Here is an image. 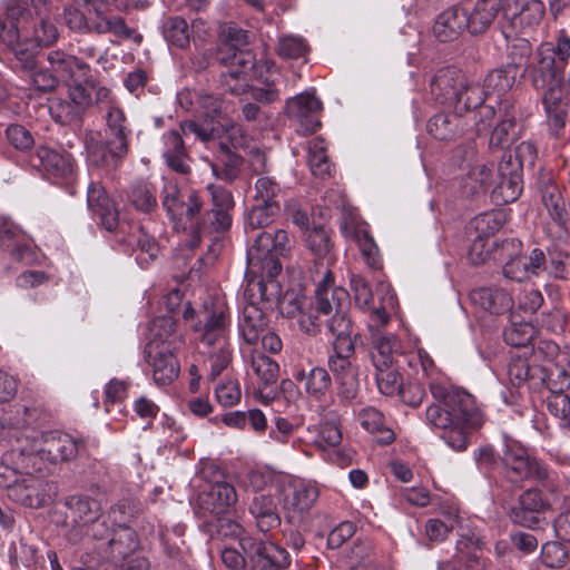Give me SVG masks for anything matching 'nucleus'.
I'll return each mask as SVG.
<instances>
[{
    "label": "nucleus",
    "mask_w": 570,
    "mask_h": 570,
    "mask_svg": "<svg viewBox=\"0 0 570 570\" xmlns=\"http://www.w3.org/2000/svg\"><path fill=\"white\" fill-rule=\"evenodd\" d=\"M6 16L0 17V40L14 57L17 67L32 71L41 47L58 40V29L49 19L42 0H4Z\"/></svg>",
    "instance_id": "f257e3e1"
},
{
    "label": "nucleus",
    "mask_w": 570,
    "mask_h": 570,
    "mask_svg": "<svg viewBox=\"0 0 570 570\" xmlns=\"http://www.w3.org/2000/svg\"><path fill=\"white\" fill-rule=\"evenodd\" d=\"M429 389L433 403L426 407L425 422L440 432V438L450 449L465 451L471 431L484 422L475 397L465 390L441 381L429 382Z\"/></svg>",
    "instance_id": "f03ea898"
},
{
    "label": "nucleus",
    "mask_w": 570,
    "mask_h": 570,
    "mask_svg": "<svg viewBox=\"0 0 570 570\" xmlns=\"http://www.w3.org/2000/svg\"><path fill=\"white\" fill-rule=\"evenodd\" d=\"M184 320L190 323L196 333H200V342L208 347L205 364L208 366L207 380L214 381L233 361V348L229 340V316L222 303H207L196 311L187 303Z\"/></svg>",
    "instance_id": "7ed1b4c3"
},
{
    "label": "nucleus",
    "mask_w": 570,
    "mask_h": 570,
    "mask_svg": "<svg viewBox=\"0 0 570 570\" xmlns=\"http://www.w3.org/2000/svg\"><path fill=\"white\" fill-rule=\"evenodd\" d=\"M106 139L95 130L86 131L83 146L88 161L95 166L109 165L124 159L129 150L131 129L121 106L110 107L104 115Z\"/></svg>",
    "instance_id": "20e7f679"
},
{
    "label": "nucleus",
    "mask_w": 570,
    "mask_h": 570,
    "mask_svg": "<svg viewBox=\"0 0 570 570\" xmlns=\"http://www.w3.org/2000/svg\"><path fill=\"white\" fill-rule=\"evenodd\" d=\"M281 287L275 281L264 278H250L244 292L245 304L243 306L238 327L242 337L248 345L256 344L267 330V318L259 306V302H272L279 295Z\"/></svg>",
    "instance_id": "39448f33"
},
{
    "label": "nucleus",
    "mask_w": 570,
    "mask_h": 570,
    "mask_svg": "<svg viewBox=\"0 0 570 570\" xmlns=\"http://www.w3.org/2000/svg\"><path fill=\"white\" fill-rule=\"evenodd\" d=\"M288 235L283 229L264 230L255 237L254 245L247 250V275L255 278L274 281L281 272L279 256L288 249Z\"/></svg>",
    "instance_id": "423d86ee"
},
{
    "label": "nucleus",
    "mask_w": 570,
    "mask_h": 570,
    "mask_svg": "<svg viewBox=\"0 0 570 570\" xmlns=\"http://www.w3.org/2000/svg\"><path fill=\"white\" fill-rule=\"evenodd\" d=\"M48 67L32 72L31 82L40 91L55 90L60 83L82 82L90 76V66L62 49H55L47 53Z\"/></svg>",
    "instance_id": "0eeeda50"
},
{
    "label": "nucleus",
    "mask_w": 570,
    "mask_h": 570,
    "mask_svg": "<svg viewBox=\"0 0 570 570\" xmlns=\"http://www.w3.org/2000/svg\"><path fill=\"white\" fill-rule=\"evenodd\" d=\"M570 58V37L561 30L556 43L543 42L538 47L535 61L528 65L523 72L537 90L544 88V77L564 76L563 69Z\"/></svg>",
    "instance_id": "6e6552de"
},
{
    "label": "nucleus",
    "mask_w": 570,
    "mask_h": 570,
    "mask_svg": "<svg viewBox=\"0 0 570 570\" xmlns=\"http://www.w3.org/2000/svg\"><path fill=\"white\" fill-rule=\"evenodd\" d=\"M501 462L507 479L512 483L533 480L544 483L551 479L549 468L539 459L531 456L518 441L504 436Z\"/></svg>",
    "instance_id": "1a4fd4ad"
},
{
    "label": "nucleus",
    "mask_w": 570,
    "mask_h": 570,
    "mask_svg": "<svg viewBox=\"0 0 570 570\" xmlns=\"http://www.w3.org/2000/svg\"><path fill=\"white\" fill-rule=\"evenodd\" d=\"M78 449V442L67 433L41 431L32 436L29 448L21 450L18 455L29 463H37L39 459L43 463L57 464L76 458Z\"/></svg>",
    "instance_id": "9d476101"
},
{
    "label": "nucleus",
    "mask_w": 570,
    "mask_h": 570,
    "mask_svg": "<svg viewBox=\"0 0 570 570\" xmlns=\"http://www.w3.org/2000/svg\"><path fill=\"white\" fill-rule=\"evenodd\" d=\"M19 468L23 473L19 482L10 487L9 499L31 509H39L50 503L57 494L56 484L32 474L33 471H42L43 466L21 459Z\"/></svg>",
    "instance_id": "9b49d317"
},
{
    "label": "nucleus",
    "mask_w": 570,
    "mask_h": 570,
    "mask_svg": "<svg viewBox=\"0 0 570 570\" xmlns=\"http://www.w3.org/2000/svg\"><path fill=\"white\" fill-rule=\"evenodd\" d=\"M502 33L507 40L517 36H530L546 16L542 0H503Z\"/></svg>",
    "instance_id": "f8f14e48"
},
{
    "label": "nucleus",
    "mask_w": 570,
    "mask_h": 570,
    "mask_svg": "<svg viewBox=\"0 0 570 570\" xmlns=\"http://www.w3.org/2000/svg\"><path fill=\"white\" fill-rule=\"evenodd\" d=\"M68 98L69 102L61 105L62 109H66L68 120L79 119L92 104L105 112L110 110V107L120 106L109 88L96 83L89 76L82 82L69 85Z\"/></svg>",
    "instance_id": "ddd939ff"
},
{
    "label": "nucleus",
    "mask_w": 570,
    "mask_h": 570,
    "mask_svg": "<svg viewBox=\"0 0 570 570\" xmlns=\"http://www.w3.org/2000/svg\"><path fill=\"white\" fill-rule=\"evenodd\" d=\"M556 495L554 485H550L546 492L537 488L524 490L509 512L511 521L524 528H538L544 514L553 509Z\"/></svg>",
    "instance_id": "4468645a"
},
{
    "label": "nucleus",
    "mask_w": 570,
    "mask_h": 570,
    "mask_svg": "<svg viewBox=\"0 0 570 570\" xmlns=\"http://www.w3.org/2000/svg\"><path fill=\"white\" fill-rule=\"evenodd\" d=\"M200 478L207 482L198 494L200 509L215 515L227 513L237 502L234 487L220 480L223 475L214 464L205 465L200 471Z\"/></svg>",
    "instance_id": "2eb2a0df"
},
{
    "label": "nucleus",
    "mask_w": 570,
    "mask_h": 570,
    "mask_svg": "<svg viewBox=\"0 0 570 570\" xmlns=\"http://www.w3.org/2000/svg\"><path fill=\"white\" fill-rule=\"evenodd\" d=\"M542 104L548 128L552 136L560 137L566 128L570 102V80L564 76L546 78Z\"/></svg>",
    "instance_id": "dca6fc26"
},
{
    "label": "nucleus",
    "mask_w": 570,
    "mask_h": 570,
    "mask_svg": "<svg viewBox=\"0 0 570 570\" xmlns=\"http://www.w3.org/2000/svg\"><path fill=\"white\" fill-rule=\"evenodd\" d=\"M33 165L40 167L53 184H65L68 193L73 195L75 168L70 154L58 151L47 146L37 148Z\"/></svg>",
    "instance_id": "f3484780"
},
{
    "label": "nucleus",
    "mask_w": 570,
    "mask_h": 570,
    "mask_svg": "<svg viewBox=\"0 0 570 570\" xmlns=\"http://www.w3.org/2000/svg\"><path fill=\"white\" fill-rule=\"evenodd\" d=\"M322 109L323 104L314 88L288 98L285 105L287 117L297 124V131L303 135L313 134L321 127L318 114Z\"/></svg>",
    "instance_id": "a211bd4d"
},
{
    "label": "nucleus",
    "mask_w": 570,
    "mask_h": 570,
    "mask_svg": "<svg viewBox=\"0 0 570 570\" xmlns=\"http://www.w3.org/2000/svg\"><path fill=\"white\" fill-rule=\"evenodd\" d=\"M203 203L198 191L191 189L186 198H181L180 191L175 184H167L163 190V207L174 222L176 228H186L200 213Z\"/></svg>",
    "instance_id": "6ab92c4d"
},
{
    "label": "nucleus",
    "mask_w": 570,
    "mask_h": 570,
    "mask_svg": "<svg viewBox=\"0 0 570 570\" xmlns=\"http://www.w3.org/2000/svg\"><path fill=\"white\" fill-rule=\"evenodd\" d=\"M462 100L455 105L456 110L465 112L466 118L473 115V126L478 134L488 130L492 125L494 109L491 106H482L485 97H489L483 86L479 83H469L464 79L462 86Z\"/></svg>",
    "instance_id": "aec40b11"
},
{
    "label": "nucleus",
    "mask_w": 570,
    "mask_h": 570,
    "mask_svg": "<svg viewBox=\"0 0 570 570\" xmlns=\"http://www.w3.org/2000/svg\"><path fill=\"white\" fill-rule=\"evenodd\" d=\"M282 491L284 508L291 519L302 518L320 497L318 488L315 484L299 479H285Z\"/></svg>",
    "instance_id": "412c9836"
},
{
    "label": "nucleus",
    "mask_w": 570,
    "mask_h": 570,
    "mask_svg": "<svg viewBox=\"0 0 570 570\" xmlns=\"http://www.w3.org/2000/svg\"><path fill=\"white\" fill-rule=\"evenodd\" d=\"M238 546L250 557L252 570H283L289 563L286 550L272 542L243 538Z\"/></svg>",
    "instance_id": "4be33fe9"
},
{
    "label": "nucleus",
    "mask_w": 570,
    "mask_h": 570,
    "mask_svg": "<svg viewBox=\"0 0 570 570\" xmlns=\"http://www.w3.org/2000/svg\"><path fill=\"white\" fill-rule=\"evenodd\" d=\"M155 343L146 347V361L153 368V380L159 386L174 382L180 372L179 362L175 355L177 350L156 346Z\"/></svg>",
    "instance_id": "5701e85b"
},
{
    "label": "nucleus",
    "mask_w": 570,
    "mask_h": 570,
    "mask_svg": "<svg viewBox=\"0 0 570 570\" xmlns=\"http://www.w3.org/2000/svg\"><path fill=\"white\" fill-rule=\"evenodd\" d=\"M464 76L454 67H446L438 71L431 81V94L435 101L442 105H460L462 100V86Z\"/></svg>",
    "instance_id": "b1692460"
},
{
    "label": "nucleus",
    "mask_w": 570,
    "mask_h": 570,
    "mask_svg": "<svg viewBox=\"0 0 570 570\" xmlns=\"http://www.w3.org/2000/svg\"><path fill=\"white\" fill-rule=\"evenodd\" d=\"M500 181L492 190L497 205L509 204L518 199L522 191V178L518 167L512 165V156L504 155L498 167Z\"/></svg>",
    "instance_id": "393cba45"
},
{
    "label": "nucleus",
    "mask_w": 570,
    "mask_h": 570,
    "mask_svg": "<svg viewBox=\"0 0 570 570\" xmlns=\"http://www.w3.org/2000/svg\"><path fill=\"white\" fill-rule=\"evenodd\" d=\"M350 307V295L346 289L334 285V277L330 271L316 285L315 309L323 316H330L334 311Z\"/></svg>",
    "instance_id": "a878e982"
},
{
    "label": "nucleus",
    "mask_w": 570,
    "mask_h": 570,
    "mask_svg": "<svg viewBox=\"0 0 570 570\" xmlns=\"http://www.w3.org/2000/svg\"><path fill=\"white\" fill-rule=\"evenodd\" d=\"M376 326L370 323L371 334V361L374 367L396 364L395 357L402 353L401 341L392 333L374 330Z\"/></svg>",
    "instance_id": "bb28decb"
},
{
    "label": "nucleus",
    "mask_w": 570,
    "mask_h": 570,
    "mask_svg": "<svg viewBox=\"0 0 570 570\" xmlns=\"http://www.w3.org/2000/svg\"><path fill=\"white\" fill-rule=\"evenodd\" d=\"M217 61L228 66V71L222 75V83L230 94H239L244 90V83L230 86L229 79H238L240 76H247L255 66V57L252 51L236 50L232 53L217 55Z\"/></svg>",
    "instance_id": "cd10ccee"
},
{
    "label": "nucleus",
    "mask_w": 570,
    "mask_h": 570,
    "mask_svg": "<svg viewBox=\"0 0 570 570\" xmlns=\"http://www.w3.org/2000/svg\"><path fill=\"white\" fill-rule=\"evenodd\" d=\"M465 13L468 31L480 35L488 30L499 11L502 10V0H476L473 4H461Z\"/></svg>",
    "instance_id": "c85d7f7f"
},
{
    "label": "nucleus",
    "mask_w": 570,
    "mask_h": 570,
    "mask_svg": "<svg viewBox=\"0 0 570 570\" xmlns=\"http://www.w3.org/2000/svg\"><path fill=\"white\" fill-rule=\"evenodd\" d=\"M519 246V242L514 239L504 240L499 246L497 240L487 235L476 236L469 249L468 257L469 261L479 265L485 263L489 259H494L502 262L510 256L509 249L517 248Z\"/></svg>",
    "instance_id": "c756f323"
},
{
    "label": "nucleus",
    "mask_w": 570,
    "mask_h": 570,
    "mask_svg": "<svg viewBox=\"0 0 570 570\" xmlns=\"http://www.w3.org/2000/svg\"><path fill=\"white\" fill-rule=\"evenodd\" d=\"M87 204L92 214L109 232L118 226L119 214L114 202L99 183H91L87 190Z\"/></svg>",
    "instance_id": "7c9ffc66"
},
{
    "label": "nucleus",
    "mask_w": 570,
    "mask_h": 570,
    "mask_svg": "<svg viewBox=\"0 0 570 570\" xmlns=\"http://www.w3.org/2000/svg\"><path fill=\"white\" fill-rule=\"evenodd\" d=\"M181 135L184 134L181 132L180 127L178 129H170L164 132L161 137V156L166 165L171 170L186 175L190 171V166Z\"/></svg>",
    "instance_id": "2f4dec72"
},
{
    "label": "nucleus",
    "mask_w": 570,
    "mask_h": 570,
    "mask_svg": "<svg viewBox=\"0 0 570 570\" xmlns=\"http://www.w3.org/2000/svg\"><path fill=\"white\" fill-rule=\"evenodd\" d=\"M463 7L460 4L442 11L433 24V35L441 42L456 40L464 31H468Z\"/></svg>",
    "instance_id": "473e14b6"
},
{
    "label": "nucleus",
    "mask_w": 570,
    "mask_h": 570,
    "mask_svg": "<svg viewBox=\"0 0 570 570\" xmlns=\"http://www.w3.org/2000/svg\"><path fill=\"white\" fill-rule=\"evenodd\" d=\"M295 381L305 393L315 400H322L331 391L332 379L322 366H302L293 374Z\"/></svg>",
    "instance_id": "72a5a7b5"
},
{
    "label": "nucleus",
    "mask_w": 570,
    "mask_h": 570,
    "mask_svg": "<svg viewBox=\"0 0 570 570\" xmlns=\"http://www.w3.org/2000/svg\"><path fill=\"white\" fill-rule=\"evenodd\" d=\"M207 190L212 197L213 207L207 212V219L210 226L219 232L230 227L232 217L229 210L234 206L232 194L222 186L208 184Z\"/></svg>",
    "instance_id": "f704fd0d"
},
{
    "label": "nucleus",
    "mask_w": 570,
    "mask_h": 570,
    "mask_svg": "<svg viewBox=\"0 0 570 570\" xmlns=\"http://www.w3.org/2000/svg\"><path fill=\"white\" fill-rule=\"evenodd\" d=\"M471 127L469 119L460 110L451 114H436L428 122V131L435 139H452Z\"/></svg>",
    "instance_id": "c9c22d12"
},
{
    "label": "nucleus",
    "mask_w": 570,
    "mask_h": 570,
    "mask_svg": "<svg viewBox=\"0 0 570 570\" xmlns=\"http://www.w3.org/2000/svg\"><path fill=\"white\" fill-rule=\"evenodd\" d=\"M470 299L475 307L494 315L510 312L513 307V299L510 294L499 287L473 289Z\"/></svg>",
    "instance_id": "e433bc0d"
},
{
    "label": "nucleus",
    "mask_w": 570,
    "mask_h": 570,
    "mask_svg": "<svg viewBox=\"0 0 570 570\" xmlns=\"http://www.w3.org/2000/svg\"><path fill=\"white\" fill-rule=\"evenodd\" d=\"M50 420V414L46 411V409L33 402L31 404H17L14 406V413L9 419V424L14 429H23L30 430L31 434H28L27 438L32 441L33 435H39L40 432L37 431Z\"/></svg>",
    "instance_id": "4c0bfd02"
},
{
    "label": "nucleus",
    "mask_w": 570,
    "mask_h": 570,
    "mask_svg": "<svg viewBox=\"0 0 570 570\" xmlns=\"http://www.w3.org/2000/svg\"><path fill=\"white\" fill-rule=\"evenodd\" d=\"M78 3L89 4L94 8L97 17L88 23V30L96 31L97 33H114L121 38H129L131 30L126 26L125 20L119 16H106L105 12L109 9L100 0H76Z\"/></svg>",
    "instance_id": "58836bf2"
},
{
    "label": "nucleus",
    "mask_w": 570,
    "mask_h": 570,
    "mask_svg": "<svg viewBox=\"0 0 570 570\" xmlns=\"http://www.w3.org/2000/svg\"><path fill=\"white\" fill-rule=\"evenodd\" d=\"M524 258L515 256L507 262L503 267V274L505 277L515 281H522L528 273L539 275L546 269V255L542 249H532L528 262H523Z\"/></svg>",
    "instance_id": "ea45409f"
},
{
    "label": "nucleus",
    "mask_w": 570,
    "mask_h": 570,
    "mask_svg": "<svg viewBox=\"0 0 570 570\" xmlns=\"http://www.w3.org/2000/svg\"><path fill=\"white\" fill-rule=\"evenodd\" d=\"M150 333L153 335L149 344L165 346V348L178 350L184 344V338L176 333V322L171 315H164L151 321Z\"/></svg>",
    "instance_id": "a19ab883"
},
{
    "label": "nucleus",
    "mask_w": 570,
    "mask_h": 570,
    "mask_svg": "<svg viewBox=\"0 0 570 570\" xmlns=\"http://www.w3.org/2000/svg\"><path fill=\"white\" fill-rule=\"evenodd\" d=\"M249 512L262 532H268L281 524L276 504L271 495H256L249 505Z\"/></svg>",
    "instance_id": "79ce46f5"
},
{
    "label": "nucleus",
    "mask_w": 570,
    "mask_h": 570,
    "mask_svg": "<svg viewBox=\"0 0 570 570\" xmlns=\"http://www.w3.org/2000/svg\"><path fill=\"white\" fill-rule=\"evenodd\" d=\"M357 421L363 429L370 433L376 434V441L386 445L394 441L395 433L386 424L384 415L375 407L367 406L357 414Z\"/></svg>",
    "instance_id": "37998d69"
},
{
    "label": "nucleus",
    "mask_w": 570,
    "mask_h": 570,
    "mask_svg": "<svg viewBox=\"0 0 570 570\" xmlns=\"http://www.w3.org/2000/svg\"><path fill=\"white\" fill-rule=\"evenodd\" d=\"M0 246L17 259L27 264L33 261L31 248L23 243V235L11 223H2L0 226Z\"/></svg>",
    "instance_id": "c03bdc74"
},
{
    "label": "nucleus",
    "mask_w": 570,
    "mask_h": 570,
    "mask_svg": "<svg viewBox=\"0 0 570 570\" xmlns=\"http://www.w3.org/2000/svg\"><path fill=\"white\" fill-rule=\"evenodd\" d=\"M519 70L517 63H507L500 68L490 71L483 82L485 92L489 97L501 98L514 85Z\"/></svg>",
    "instance_id": "a18cd8bd"
},
{
    "label": "nucleus",
    "mask_w": 570,
    "mask_h": 570,
    "mask_svg": "<svg viewBox=\"0 0 570 570\" xmlns=\"http://www.w3.org/2000/svg\"><path fill=\"white\" fill-rule=\"evenodd\" d=\"M244 360L265 385L276 382L279 365L269 356L256 348H250L248 352H244Z\"/></svg>",
    "instance_id": "49530a36"
},
{
    "label": "nucleus",
    "mask_w": 570,
    "mask_h": 570,
    "mask_svg": "<svg viewBox=\"0 0 570 570\" xmlns=\"http://www.w3.org/2000/svg\"><path fill=\"white\" fill-rule=\"evenodd\" d=\"M376 293L380 305L372 308V323L377 326H385L390 322V314L397 308V297L391 285L385 282H379Z\"/></svg>",
    "instance_id": "de8ad7c7"
},
{
    "label": "nucleus",
    "mask_w": 570,
    "mask_h": 570,
    "mask_svg": "<svg viewBox=\"0 0 570 570\" xmlns=\"http://www.w3.org/2000/svg\"><path fill=\"white\" fill-rule=\"evenodd\" d=\"M535 334L537 328L530 322L517 321H512L503 333L507 344L523 348L524 354L533 353V346H530V344Z\"/></svg>",
    "instance_id": "09e8293b"
},
{
    "label": "nucleus",
    "mask_w": 570,
    "mask_h": 570,
    "mask_svg": "<svg viewBox=\"0 0 570 570\" xmlns=\"http://www.w3.org/2000/svg\"><path fill=\"white\" fill-rule=\"evenodd\" d=\"M328 365L336 375L338 383L344 387L342 391L344 396L347 399L353 397L357 390V382L350 358L330 356Z\"/></svg>",
    "instance_id": "8fccbe9b"
},
{
    "label": "nucleus",
    "mask_w": 570,
    "mask_h": 570,
    "mask_svg": "<svg viewBox=\"0 0 570 570\" xmlns=\"http://www.w3.org/2000/svg\"><path fill=\"white\" fill-rule=\"evenodd\" d=\"M308 165L314 176L325 178L331 175L332 165L326 155L325 141L317 137L308 144Z\"/></svg>",
    "instance_id": "3c124183"
},
{
    "label": "nucleus",
    "mask_w": 570,
    "mask_h": 570,
    "mask_svg": "<svg viewBox=\"0 0 570 570\" xmlns=\"http://www.w3.org/2000/svg\"><path fill=\"white\" fill-rule=\"evenodd\" d=\"M374 377L377 390L386 396L397 395L402 390V377L396 368V364L387 366H376Z\"/></svg>",
    "instance_id": "603ef678"
},
{
    "label": "nucleus",
    "mask_w": 570,
    "mask_h": 570,
    "mask_svg": "<svg viewBox=\"0 0 570 570\" xmlns=\"http://www.w3.org/2000/svg\"><path fill=\"white\" fill-rule=\"evenodd\" d=\"M308 431L314 433V444L323 451L334 449L342 442V432L335 421L323 422Z\"/></svg>",
    "instance_id": "864d4df0"
},
{
    "label": "nucleus",
    "mask_w": 570,
    "mask_h": 570,
    "mask_svg": "<svg viewBox=\"0 0 570 570\" xmlns=\"http://www.w3.org/2000/svg\"><path fill=\"white\" fill-rule=\"evenodd\" d=\"M164 37L173 46L185 48L189 45L191 31L181 17H169L164 22Z\"/></svg>",
    "instance_id": "5fc2aeb1"
},
{
    "label": "nucleus",
    "mask_w": 570,
    "mask_h": 570,
    "mask_svg": "<svg viewBox=\"0 0 570 570\" xmlns=\"http://www.w3.org/2000/svg\"><path fill=\"white\" fill-rule=\"evenodd\" d=\"M493 180V166L476 164L464 180V188L472 195L484 193Z\"/></svg>",
    "instance_id": "6e6d98bb"
},
{
    "label": "nucleus",
    "mask_w": 570,
    "mask_h": 570,
    "mask_svg": "<svg viewBox=\"0 0 570 570\" xmlns=\"http://www.w3.org/2000/svg\"><path fill=\"white\" fill-rule=\"evenodd\" d=\"M278 203H261L255 205L247 215L246 227L252 230L267 227L279 213Z\"/></svg>",
    "instance_id": "4d7b16f0"
},
{
    "label": "nucleus",
    "mask_w": 570,
    "mask_h": 570,
    "mask_svg": "<svg viewBox=\"0 0 570 570\" xmlns=\"http://www.w3.org/2000/svg\"><path fill=\"white\" fill-rule=\"evenodd\" d=\"M355 238L367 266L372 269H380L382 261L379 255V247L370 233L365 228H358L355 232Z\"/></svg>",
    "instance_id": "13d9d810"
},
{
    "label": "nucleus",
    "mask_w": 570,
    "mask_h": 570,
    "mask_svg": "<svg viewBox=\"0 0 570 570\" xmlns=\"http://www.w3.org/2000/svg\"><path fill=\"white\" fill-rule=\"evenodd\" d=\"M130 204L139 212L150 213L157 206L154 188L147 183H139L131 187L129 194Z\"/></svg>",
    "instance_id": "bf43d9fd"
},
{
    "label": "nucleus",
    "mask_w": 570,
    "mask_h": 570,
    "mask_svg": "<svg viewBox=\"0 0 570 570\" xmlns=\"http://www.w3.org/2000/svg\"><path fill=\"white\" fill-rule=\"evenodd\" d=\"M135 252L138 265L146 268L158 256L159 246L154 237L140 229L136 237Z\"/></svg>",
    "instance_id": "052dcab7"
},
{
    "label": "nucleus",
    "mask_w": 570,
    "mask_h": 570,
    "mask_svg": "<svg viewBox=\"0 0 570 570\" xmlns=\"http://www.w3.org/2000/svg\"><path fill=\"white\" fill-rule=\"evenodd\" d=\"M456 520V512H448L445 514V520L436 518L429 519L424 525L425 535L432 542H442L452 530Z\"/></svg>",
    "instance_id": "680f3d73"
},
{
    "label": "nucleus",
    "mask_w": 570,
    "mask_h": 570,
    "mask_svg": "<svg viewBox=\"0 0 570 570\" xmlns=\"http://www.w3.org/2000/svg\"><path fill=\"white\" fill-rule=\"evenodd\" d=\"M351 288L354 293L356 305L363 311L368 313L370 323H372V308L374 306L373 293L368 283L360 275L351 277Z\"/></svg>",
    "instance_id": "e2e57ef3"
},
{
    "label": "nucleus",
    "mask_w": 570,
    "mask_h": 570,
    "mask_svg": "<svg viewBox=\"0 0 570 570\" xmlns=\"http://www.w3.org/2000/svg\"><path fill=\"white\" fill-rule=\"evenodd\" d=\"M69 505L79 521L88 523L95 521L99 517V503L88 497H72Z\"/></svg>",
    "instance_id": "0e129e2a"
},
{
    "label": "nucleus",
    "mask_w": 570,
    "mask_h": 570,
    "mask_svg": "<svg viewBox=\"0 0 570 570\" xmlns=\"http://www.w3.org/2000/svg\"><path fill=\"white\" fill-rule=\"evenodd\" d=\"M530 354H514L511 355V360L508 365V377L512 385L521 386L530 377V364L528 356Z\"/></svg>",
    "instance_id": "69168bd1"
},
{
    "label": "nucleus",
    "mask_w": 570,
    "mask_h": 570,
    "mask_svg": "<svg viewBox=\"0 0 570 570\" xmlns=\"http://www.w3.org/2000/svg\"><path fill=\"white\" fill-rule=\"evenodd\" d=\"M547 406L551 414L562 421V425L570 429V396L563 391L551 392L547 399Z\"/></svg>",
    "instance_id": "338daca9"
},
{
    "label": "nucleus",
    "mask_w": 570,
    "mask_h": 570,
    "mask_svg": "<svg viewBox=\"0 0 570 570\" xmlns=\"http://www.w3.org/2000/svg\"><path fill=\"white\" fill-rule=\"evenodd\" d=\"M541 561L548 568H562L569 559V554L563 544L559 542H547L541 549Z\"/></svg>",
    "instance_id": "774afa93"
}]
</instances>
